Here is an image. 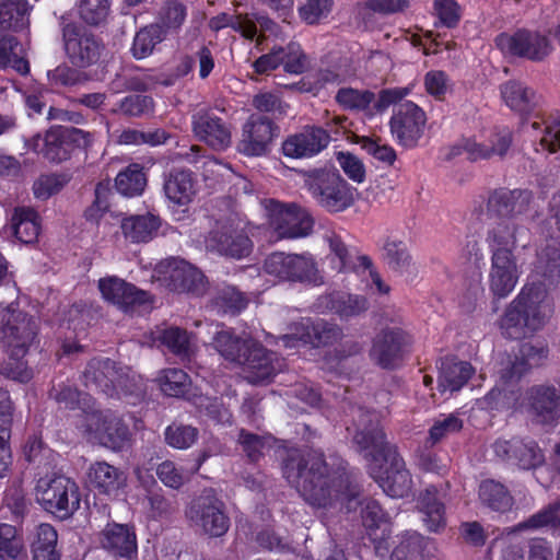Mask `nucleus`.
Instances as JSON below:
<instances>
[{"label": "nucleus", "mask_w": 560, "mask_h": 560, "mask_svg": "<svg viewBox=\"0 0 560 560\" xmlns=\"http://www.w3.org/2000/svg\"><path fill=\"white\" fill-rule=\"evenodd\" d=\"M284 478L306 503L318 509L336 508L347 501V509L360 494V487L347 471L346 463L338 456H329L319 450H290L282 462Z\"/></svg>", "instance_id": "nucleus-1"}, {"label": "nucleus", "mask_w": 560, "mask_h": 560, "mask_svg": "<svg viewBox=\"0 0 560 560\" xmlns=\"http://www.w3.org/2000/svg\"><path fill=\"white\" fill-rule=\"evenodd\" d=\"M354 434L352 444L370 464V475L392 498L411 493L412 479L397 448L386 442L380 415L361 406H350Z\"/></svg>", "instance_id": "nucleus-2"}, {"label": "nucleus", "mask_w": 560, "mask_h": 560, "mask_svg": "<svg viewBox=\"0 0 560 560\" xmlns=\"http://www.w3.org/2000/svg\"><path fill=\"white\" fill-rule=\"evenodd\" d=\"M38 332L37 319L16 304L0 305V346L8 353L24 357Z\"/></svg>", "instance_id": "nucleus-3"}, {"label": "nucleus", "mask_w": 560, "mask_h": 560, "mask_svg": "<svg viewBox=\"0 0 560 560\" xmlns=\"http://www.w3.org/2000/svg\"><path fill=\"white\" fill-rule=\"evenodd\" d=\"M304 176L312 195L327 211L340 212L352 205V191L337 170H311Z\"/></svg>", "instance_id": "nucleus-4"}, {"label": "nucleus", "mask_w": 560, "mask_h": 560, "mask_svg": "<svg viewBox=\"0 0 560 560\" xmlns=\"http://www.w3.org/2000/svg\"><path fill=\"white\" fill-rule=\"evenodd\" d=\"M36 500L47 512L67 520L80 508L78 485L68 477L40 478L36 486Z\"/></svg>", "instance_id": "nucleus-5"}, {"label": "nucleus", "mask_w": 560, "mask_h": 560, "mask_svg": "<svg viewBox=\"0 0 560 560\" xmlns=\"http://www.w3.org/2000/svg\"><path fill=\"white\" fill-rule=\"evenodd\" d=\"M185 515L197 530L209 537H221L230 527L224 503L213 489H205L186 508Z\"/></svg>", "instance_id": "nucleus-6"}, {"label": "nucleus", "mask_w": 560, "mask_h": 560, "mask_svg": "<svg viewBox=\"0 0 560 560\" xmlns=\"http://www.w3.org/2000/svg\"><path fill=\"white\" fill-rule=\"evenodd\" d=\"M265 271L283 281L323 285L324 276L311 255L272 253L264 262Z\"/></svg>", "instance_id": "nucleus-7"}, {"label": "nucleus", "mask_w": 560, "mask_h": 560, "mask_svg": "<svg viewBox=\"0 0 560 560\" xmlns=\"http://www.w3.org/2000/svg\"><path fill=\"white\" fill-rule=\"evenodd\" d=\"M60 27L66 55L73 66L86 68L100 60L104 45L94 34L65 18Z\"/></svg>", "instance_id": "nucleus-8"}, {"label": "nucleus", "mask_w": 560, "mask_h": 560, "mask_svg": "<svg viewBox=\"0 0 560 560\" xmlns=\"http://www.w3.org/2000/svg\"><path fill=\"white\" fill-rule=\"evenodd\" d=\"M502 54L526 58L534 62L545 60L552 50L549 38L539 32L518 28L514 33H501L494 39Z\"/></svg>", "instance_id": "nucleus-9"}, {"label": "nucleus", "mask_w": 560, "mask_h": 560, "mask_svg": "<svg viewBox=\"0 0 560 560\" xmlns=\"http://www.w3.org/2000/svg\"><path fill=\"white\" fill-rule=\"evenodd\" d=\"M542 324L537 302L522 291L506 308L500 326L502 334L510 339L525 337L527 330H537Z\"/></svg>", "instance_id": "nucleus-10"}, {"label": "nucleus", "mask_w": 560, "mask_h": 560, "mask_svg": "<svg viewBox=\"0 0 560 560\" xmlns=\"http://www.w3.org/2000/svg\"><path fill=\"white\" fill-rule=\"evenodd\" d=\"M155 271L171 291L196 295L206 291L203 273L184 259L172 257L161 260Z\"/></svg>", "instance_id": "nucleus-11"}, {"label": "nucleus", "mask_w": 560, "mask_h": 560, "mask_svg": "<svg viewBox=\"0 0 560 560\" xmlns=\"http://www.w3.org/2000/svg\"><path fill=\"white\" fill-rule=\"evenodd\" d=\"M92 140L91 132L75 127L55 125L45 133L42 152L50 162L60 163L68 160L75 149H86Z\"/></svg>", "instance_id": "nucleus-12"}, {"label": "nucleus", "mask_w": 560, "mask_h": 560, "mask_svg": "<svg viewBox=\"0 0 560 560\" xmlns=\"http://www.w3.org/2000/svg\"><path fill=\"white\" fill-rule=\"evenodd\" d=\"M85 430L93 433L101 445L113 451H121L131 440L128 424L120 417L110 412L86 413Z\"/></svg>", "instance_id": "nucleus-13"}, {"label": "nucleus", "mask_w": 560, "mask_h": 560, "mask_svg": "<svg viewBox=\"0 0 560 560\" xmlns=\"http://www.w3.org/2000/svg\"><path fill=\"white\" fill-rule=\"evenodd\" d=\"M208 252L232 259H242L250 255L253 242L243 228L232 222L211 230L205 240Z\"/></svg>", "instance_id": "nucleus-14"}, {"label": "nucleus", "mask_w": 560, "mask_h": 560, "mask_svg": "<svg viewBox=\"0 0 560 560\" xmlns=\"http://www.w3.org/2000/svg\"><path fill=\"white\" fill-rule=\"evenodd\" d=\"M427 117L412 102L400 103L395 107L389 121L390 132L405 148H415L423 136Z\"/></svg>", "instance_id": "nucleus-15"}, {"label": "nucleus", "mask_w": 560, "mask_h": 560, "mask_svg": "<svg viewBox=\"0 0 560 560\" xmlns=\"http://www.w3.org/2000/svg\"><path fill=\"white\" fill-rule=\"evenodd\" d=\"M532 420L541 425L555 427L560 420V390L552 385H534L524 396Z\"/></svg>", "instance_id": "nucleus-16"}, {"label": "nucleus", "mask_w": 560, "mask_h": 560, "mask_svg": "<svg viewBox=\"0 0 560 560\" xmlns=\"http://www.w3.org/2000/svg\"><path fill=\"white\" fill-rule=\"evenodd\" d=\"M408 335L400 328H383L375 335L370 349L371 360L382 369H396L402 361Z\"/></svg>", "instance_id": "nucleus-17"}, {"label": "nucleus", "mask_w": 560, "mask_h": 560, "mask_svg": "<svg viewBox=\"0 0 560 560\" xmlns=\"http://www.w3.org/2000/svg\"><path fill=\"white\" fill-rule=\"evenodd\" d=\"M278 136L279 127L269 117L253 114L243 126L238 151L248 156L264 155Z\"/></svg>", "instance_id": "nucleus-18"}, {"label": "nucleus", "mask_w": 560, "mask_h": 560, "mask_svg": "<svg viewBox=\"0 0 560 560\" xmlns=\"http://www.w3.org/2000/svg\"><path fill=\"white\" fill-rule=\"evenodd\" d=\"M312 217L296 205L276 203L270 212V226L277 238L307 236L313 229Z\"/></svg>", "instance_id": "nucleus-19"}, {"label": "nucleus", "mask_w": 560, "mask_h": 560, "mask_svg": "<svg viewBox=\"0 0 560 560\" xmlns=\"http://www.w3.org/2000/svg\"><path fill=\"white\" fill-rule=\"evenodd\" d=\"M534 202V194L528 189L500 188L488 198L487 209L492 218L515 219L527 213Z\"/></svg>", "instance_id": "nucleus-20"}, {"label": "nucleus", "mask_w": 560, "mask_h": 560, "mask_svg": "<svg viewBox=\"0 0 560 560\" xmlns=\"http://www.w3.org/2000/svg\"><path fill=\"white\" fill-rule=\"evenodd\" d=\"M487 232L486 242L491 253L508 252L513 254L518 243H524L523 247L529 241V229L515 219L494 218Z\"/></svg>", "instance_id": "nucleus-21"}, {"label": "nucleus", "mask_w": 560, "mask_h": 560, "mask_svg": "<svg viewBox=\"0 0 560 560\" xmlns=\"http://www.w3.org/2000/svg\"><path fill=\"white\" fill-rule=\"evenodd\" d=\"M237 364L243 365L245 378L250 384L269 381L280 369L276 354L254 339Z\"/></svg>", "instance_id": "nucleus-22"}, {"label": "nucleus", "mask_w": 560, "mask_h": 560, "mask_svg": "<svg viewBox=\"0 0 560 560\" xmlns=\"http://www.w3.org/2000/svg\"><path fill=\"white\" fill-rule=\"evenodd\" d=\"M329 141L330 136L324 128L306 126L283 141L282 152L292 159L311 158L323 151Z\"/></svg>", "instance_id": "nucleus-23"}, {"label": "nucleus", "mask_w": 560, "mask_h": 560, "mask_svg": "<svg viewBox=\"0 0 560 560\" xmlns=\"http://www.w3.org/2000/svg\"><path fill=\"white\" fill-rule=\"evenodd\" d=\"M98 288L104 299L125 312L133 311L136 307L150 302V295L147 291L116 277L101 279Z\"/></svg>", "instance_id": "nucleus-24"}, {"label": "nucleus", "mask_w": 560, "mask_h": 560, "mask_svg": "<svg viewBox=\"0 0 560 560\" xmlns=\"http://www.w3.org/2000/svg\"><path fill=\"white\" fill-rule=\"evenodd\" d=\"M195 136L214 150L221 151L231 144V130L228 124L210 112L199 110L192 115Z\"/></svg>", "instance_id": "nucleus-25"}, {"label": "nucleus", "mask_w": 560, "mask_h": 560, "mask_svg": "<svg viewBox=\"0 0 560 560\" xmlns=\"http://www.w3.org/2000/svg\"><path fill=\"white\" fill-rule=\"evenodd\" d=\"M314 306L319 313H331L341 319H350L365 313L370 305L362 295L337 291L319 295Z\"/></svg>", "instance_id": "nucleus-26"}, {"label": "nucleus", "mask_w": 560, "mask_h": 560, "mask_svg": "<svg viewBox=\"0 0 560 560\" xmlns=\"http://www.w3.org/2000/svg\"><path fill=\"white\" fill-rule=\"evenodd\" d=\"M517 279L518 268L514 254L491 253L489 280L492 293L498 298H505L513 291Z\"/></svg>", "instance_id": "nucleus-27"}, {"label": "nucleus", "mask_w": 560, "mask_h": 560, "mask_svg": "<svg viewBox=\"0 0 560 560\" xmlns=\"http://www.w3.org/2000/svg\"><path fill=\"white\" fill-rule=\"evenodd\" d=\"M119 372L116 362L108 358L91 359L82 372L83 385L92 390L115 397V380Z\"/></svg>", "instance_id": "nucleus-28"}, {"label": "nucleus", "mask_w": 560, "mask_h": 560, "mask_svg": "<svg viewBox=\"0 0 560 560\" xmlns=\"http://www.w3.org/2000/svg\"><path fill=\"white\" fill-rule=\"evenodd\" d=\"M328 244L329 254L326 259L335 272L358 271L359 268L370 269L373 264L365 255L353 256L341 236L334 231H327L324 235Z\"/></svg>", "instance_id": "nucleus-29"}, {"label": "nucleus", "mask_w": 560, "mask_h": 560, "mask_svg": "<svg viewBox=\"0 0 560 560\" xmlns=\"http://www.w3.org/2000/svg\"><path fill=\"white\" fill-rule=\"evenodd\" d=\"M100 544L115 557L131 558L137 553V538L132 527L108 523L100 534Z\"/></svg>", "instance_id": "nucleus-30"}, {"label": "nucleus", "mask_w": 560, "mask_h": 560, "mask_svg": "<svg viewBox=\"0 0 560 560\" xmlns=\"http://www.w3.org/2000/svg\"><path fill=\"white\" fill-rule=\"evenodd\" d=\"M444 494L435 486H429L421 492L418 506L423 522L430 532H440L446 527Z\"/></svg>", "instance_id": "nucleus-31"}, {"label": "nucleus", "mask_w": 560, "mask_h": 560, "mask_svg": "<svg viewBox=\"0 0 560 560\" xmlns=\"http://www.w3.org/2000/svg\"><path fill=\"white\" fill-rule=\"evenodd\" d=\"M500 91L506 106L520 114H529L539 105L540 97L536 92L520 81H508Z\"/></svg>", "instance_id": "nucleus-32"}, {"label": "nucleus", "mask_w": 560, "mask_h": 560, "mask_svg": "<svg viewBox=\"0 0 560 560\" xmlns=\"http://www.w3.org/2000/svg\"><path fill=\"white\" fill-rule=\"evenodd\" d=\"M560 250L555 241L547 243L544 248L537 253L535 264L536 273L541 277V284L546 289L556 287L560 280Z\"/></svg>", "instance_id": "nucleus-33"}, {"label": "nucleus", "mask_w": 560, "mask_h": 560, "mask_svg": "<svg viewBox=\"0 0 560 560\" xmlns=\"http://www.w3.org/2000/svg\"><path fill=\"white\" fill-rule=\"evenodd\" d=\"M88 477L91 485L105 494L116 492L126 482L124 472L106 462L92 464Z\"/></svg>", "instance_id": "nucleus-34"}, {"label": "nucleus", "mask_w": 560, "mask_h": 560, "mask_svg": "<svg viewBox=\"0 0 560 560\" xmlns=\"http://www.w3.org/2000/svg\"><path fill=\"white\" fill-rule=\"evenodd\" d=\"M252 341L249 336H238L232 329H221L214 334L211 345L225 360L238 363Z\"/></svg>", "instance_id": "nucleus-35"}, {"label": "nucleus", "mask_w": 560, "mask_h": 560, "mask_svg": "<svg viewBox=\"0 0 560 560\" xmlns=\"http://www.w3.org/2000/svg\"><path fill=\"white\" fill-rule=\"evenodd\" d=\"M164 191L174 203L179 206L188 203L195 194L192 173L178 168L172 170L165 176Z\"/></svg>", "instance_id": "nucleus-36"}, {"label": "nucleus", "mask_w": 560, "mask_h": 560, "mask_svg": "<svg viewBox=\"0 0 560 560\" xmlns=\"http://www.w3.org/2000/svg\"><path fill=\"white\" fill-rule=\"evenodd\" d=\"M546 357L547 351L542 347H535L528 342L523 343L520 354L511 361L503 377L509 381H517L532 368L539 365Z\"/></svg>", "instance_id": "nucleus-37"}, {"label": "nucleus", "mask_w": 560, "mask_h": 560, "mask_svg": "<svg viewBox=\"0 0 560 560\" xmlns=\"http://www.w3.org/2000/svg\"><path fill=\"white\" fill-rule=\"evenodd\" d=\"M160 226V220L153 214L131 215L121 220L125 237L135 243H145L153 238Z\"/></svg>", "instance_id": "nucleus-38"}, {"label": "nucleus", "mask_w": 560, "mask_h": 560, "mask_svg": "<svg viewBox=\"0 0 560 560\" xmlns=\"http://www.w3.org/2000/svg\"><path fill=\"white\" fill-rule=\"evenodd\" d=\"M343 337L342 328L324 319L313 322L305 327V332L302 335L301 340L305 343H311L315 348L331 346Z\"/></svg>", "instance_id": "nucleus-39"}, {"label": "nucleus", "mask_w": 560, "mask_h": 560, "mask_svg": "<svg viewBox=\"0 0 560 560\" xmlns=\"http://www.w3.org/2000/svg\"><path fill=\"white\" fill-rule=\"evenodd\" d=\"M154 340L165 346L182 361L190 360L194 352L188 332L179 327L158 329L154 332Z\"/></svg>", "instance_id": "nucleus-40"}, {"label": "nucleus", "mask_w": 560, "mask_h": 560, "mask_svg": "<svg viewBox=\"0 0 560 560\" xmlns=\"http://www.w3.org/2000/svg\"><path fill=\"white\" fill-rule=\"evenodd\" d=\"M472 372L474 369L468 362L445 360L441 365L439 386L442 390H458L468 382Z\"/></svg>", "instance_id": "nucleus-41"}, {"label": "nucleus", "mask_w": 560, "mask_h": 560, "mask_svg": "<svg viewBox=\"0 0 560 560\" xmlns=\"http://www.w3.org/2000/svg\"><path fill=\"white\" fill-rule=\"evenodd\" d=\"M12 226L18 240L25 244L34 243L40 231L39 217L32 208H18L12 218Z\"/></svg>", "instance_id": "nucleus-42"}, {"label": "nucleus", "mask_w": 560, "mask_h": 560, "mask_svg": "<svg viewBox=\"0 0 560 560\" xmlns=\"http://www.w3.org/2000/svg\"><path fill=\"white\" fill-rule=\"evenodd\" d=\"M166 38L165 30L160 24H149L141 27L135 35L131 54L136 59H143L152 55L158 44Z\"/></svg>", "instance_id": "nucleus-43"}, {"label": "nucleus", "mask_w": 560, "mask_h": 560, "mask_svg": "<svg viewBox=\"0 0 560 560\" xmlns=\"http://www.w3.org/2000/svg\"><path fill=\"white\" fill-rule=\"evenodd\" d=\"M481 502L493 511L504 513L513 505V498L500 482L486 480L479 487Z\"/></svg>", "instance_id": "nucleus-44"}, {"label": "nucleus", "mask_w": 560, "mask_h": 560, "mask_svg": "<svg viewBox=\"0 0 560 560\" xmlns=\"http://www.w3.org/2000/svg\"><path fill=\"white\" fill-rule=\"evenodd\" d=\"M147 186V176L143 167L139 164H130L120 171L115 179V187L118 192L126 197L139 196Z\"/></svg>", "instance_id": "nucleus-45"}, {"label": "nucleus", "mask_w": 560, "mask_h": 560, "mask_svg": "<svg viewBox=\"0 0 560 560\" xmlns=\"http://www.w3.org/2000/svg\"><path fill=\"white\" fill-rule=\"evenodd\" d=\"M115 396L126 399L131 405H136L144 398L145 385L141 377L119 368L115 380Z\"/></svg>", "instance_id": "nucleus-46"}, {"label": "nucleus", "mask_w": 560, "mask_h": 560, "mask_svg": "<svg viewBox=\"0 0 560 560\" xmlns=\"http://www.w3.org/2000/svg\"><path fill=\"white\" fill-rule=\"evenodd\" d=\"M363 525L370 530L382 529L380 541L375 546L376 552L384 555L382 550V542L386 535H389V515L386 513L380 503L375 500L366 501L361 512ZM372 535V533H370Z\"/></svg>", "instance_id": "nucleus-47"}, {"label": "nucleus", "mask_w": 560, "mask_h": 560, "mask_svg": "<svg viewBox=\"0 0 560 560\" xmlns=\"http://www.w3.org/2000/svg\"><path fill=\"white\" fill-rule=\"evenodd\" d=\"M544 527H549L555 534L560 535V498L520 523L516 530L540 529Z\"/></svg>", "instance_id": "nucleus-48"}, {"label": "nucleus", "mask_w": 560, "mask_h": 560, "mask_svg": "<svg viewBox=\"0 0 560 560\" xmlns=\"http://www.w3.org/2000/svg\"><path fill=\"white\" fill-rule=\"evenodd\" d=\"M238 444L247 459L257 463L265 454V451L272 447V439L269 435H259L242 429L238 433Z\"/></svg>", "instance_id": "nucleus-49"}, {"label": "nucleus", "mask_w": 560, "mask_h": 560, "mask_svg": "<svg viewBox=\"0 0 560 560\" xmlns=\"http://www.w3.org/2000/svg\"><path fill=\"white\" fill-rule=\"evenodd\" d=\"M210 27L219 31L223 27H231L240 32L244 37L253 39L256 36L257 28L253 20L248 19L247 14H228L222 13L212 18L209 23Z\"/></svg>", "instance_id": "nucleus-50"}, {"label": "nucleus", "mask_w": 560, "mask_h": 560, "mask_svg": "<svg viewBox=\"0 0 560 560\" xmlns=\"http://www.w3.org/2000/svg\"><path fill=\"white\" fill-rule=\"evenodd\" d=\"M26 12V0H0V30L21 28Z\"/></svg>", "instance_id": "nucleus-51"}, {"label": "nucleus", "mask_w": 560, "mask_h": 560, "mask_svg": "<svg viewBox=\"0 0 560 560\" xmlns=\"http://www.w3.org/2000/svg\"><path fill=\"white\" fill-rule=\"evenodd\" d=\"M335 100L345 109L366 110L374 102L375 94L368 90L342 88L337 92Z\"/></svg>", "instance_id": "nucleus-52"}, {"label": "nucleus", "mask_w": 560, "mask_h": 560, "mask_svg": "<svg viewBox=\"0 0 560 560\" xmlns=\"http://www.w3.org/2000/svg\"><path fill=\"white\" fill-rule=\"evenodd\" d=\"M198 433V429L190 424L173 422L165 429L164 440L171 447L186 450L196 442Z\"/></svg>", "instance_id": "nucleus-53"}, {"label": "nucleus", "mask_w": 560, "mask_h": 560, "mask_svg": "<svg viewBox=\"0 0 560 560\" xmlns=\"http://www.w3.org/2000/svg\"><path fill=\"white\" fill-rule=\"evenodd\" d=\"M145 500L149 503L150 515L153 518H160L171 515L176 510L175 501L167 499L156 481L151 480V487H145Z\"/></svg>", "instance_id": "nucleus-54"}, {"label": "nucleus", "mask_w": 560, "mask_h": 560, "mask_svg": "<svg viewBox=\"0 0 560 560\" xmlns=\"http://www.w3.org/2000/svg\"><path fill=\"white\" fill-rule=\"evenodd\" d=\"M186 7L176 0L167 1L160 10L159 22L167 33L177 32L186 19Z\"/></svg>", "instance_id": "nucleus-55"}, {"label": "nucleus", "mask_w": 560, "mask_h": 560, "mask_svg": "<svg viewBox=\"0 0 560 560\" xmlns=\"http://www.w3.org/2000/svg\"><path fill=\"white\" fill-rule=\"evenodd\" d=\"M162 392L172 397L184 396L189 387L188 375L179 369H167L159 377Z\"/></svg>", "instance_id": "nucleus-56"}, {"label": "nucleus", "mask_w": 560, "mask_h": 560, "mask_svg": "<svg viewBox=\"0 0 560 560\" xmlns=\"http://www.w3.org/2000/svg\"><path fill=\"white\" fill-rule=\"evenodd\" d=\"M192 404L200 412H203L218 423L231 422L232 415L229 408L224 406L221 398L198 395L192 398Z\"/></svg>", "instance_id": "nucleus-57"}, {"label": "nucleus", "mask_w": 560, "mask_h": 560, "mask_svg": "<svg viewBox=\"0 0 560 560\" xmlns=\"http://www.w3.org/2000/svg\"><path fill=\"white\" fill-rule=\"evenodd\" d=\"M48 397L60 407L73 410L79 405L80 392L69 382L54 378L51 381V387L48 390Z\"/></svg>", "instance_id": "nucleus-58"}, {"label": "nucleus", "mask_w": 560, "mask_h": 560, "mask_svg": "<svg viewBox=\"0 0 560 560\" xmlns=\"http://www.w3.org/2000/svg\"><path fill=\"white\" fill-rule=\"evenodd\" d=\"M383 252L384 260L392 270L402 272L409 267L411 257L401 241L387 240Z\"/></svg>", "instance_id": "nucleus-59"}, {"label": "nucleus", "mask_w": 560, "mask_h": 560, "mask_svg": "<svg viewBox=\"0 0 560 560\" xmlns=\"http://www.w3.org/2000/svg\"><path fill=\"white\" fill-rule=\"evenodd\" d=\"M79 15L89 25H101L109 15V2L108 0H81Z\"/></svg>", "instance_id": "nucleus-60"}, {"label": "nucleus", "mask_w": 560, "mask_h": 560, "mask_svg": "<svg viewBox=\"0 0 560 560\" xmlns=\"http://www.w3.org/2000/svg\"><path fill=\"white\" fill-rule=\"evenodd\" d=\"M168 138V133L163 129H154L148 131H140L137 129H126L124 130L119 138L118 142L122 144H143L148 143L150 145L162 144Z\"/></svg>", "instance_id": "nucleus-61"}, {"label": "nucleus", "mask_w": 560, "mask_h": 560, "mask_svg": "<svg viewBox=\"0 0 560 560\" xmlns=\"http://www.w3.org/2000/svg\"><path fill=\"white\" fill-rule=\"evenodd\" d=\"M154 103L151 96L131 94L122 98L114 113H121L129 117H140L153 109Z\"/></svg>", "instance_id": "nucleus-62"}, {"label": "nucleus", "mask_w": 560, "mask_h": 560, "mask_svg": "<svg viewBox=\"0 0 560 560\" xmlns=\"http://www.w3.org/2000/svg\"><path fill=\"white\" fill-rule=\"evenodd\" d=\"M281 65H283L287 72L301 74L308 68V60L301 46L298 43L291 42L285 47H282Z\"/></svg>", "instance_id": "nucleus-63"}, {"label": "nucleus", "mask_w": 560, "mask_h": 560, "mask_svg": "<svg viewBox=\"0 0 560 560\" xmlns=\"http://www.w3.org/2000/svg\"><path fill=\"white\" fill-rule=\"evenodd\" d=\"M214 302L224 313L236 314L246 307L248 300L236 288L225 287L218 292Z\"/></svg>", "instance_id": "nucleus-64"}]
</instances>
